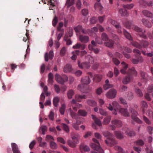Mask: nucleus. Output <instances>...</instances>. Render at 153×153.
<instances>
[{
    "label": "nucleus",
    "instance_id": "6e6552de",
    "mask_svg": "<svg viewBox=\"0 0 153 153\" xmlns=\"http://www.w3.org/2000/svg\"><path fill=\"white\" fill-rule=\"evenodd\" d=\"M79 40L81 42L84 43H87L89 40L88 36L83 35H80L79 36Z\"/></svg>",
    "mask_w": 153,
    "mask_h": 153
},
{
    "label": "nucleus",
    "instance_id": "de8ad7c7",
    "mask_svg": "<svg viewBox=\"0 0 153 153\" xmlns=\"http://www.w3.org/2000/svg\"><path fill=\"white\" fill-rule=\"evenodd\" d=\"M67 48L65 47H63L61 50L60 54L61 55L63 56L65 54Z\"/></svg>",
    "mask_w": 153,
    "mask_h": 153
},
{
    "label": "nucleus",
    "instance_id": "cd10ccee",
    "mask_svg": "<svg viewBox=\"0 0 153 153\" xmlns=\"http://www.w3.org/2000/svg\"><path fill=\"white\" fill-rule=\"evenodd\" d=\"M87 102L89 105L94 106L97 105L96 102L94 100H88L87 101Z\"/></svg>",
    "mask_w": 153,
    "mask_h": 153
},
{
    "label": "nucleus",
    "instance_id": "c9c22d12",
    "mask_svg": "<svg viewBox=\"0 0 153 153\" xmlns=\"http://www.w3.org/2000/svg\"><path fill=\"white\" fill-rule=\"evenodd\" d=\"M66 107V105L65 104H62L61 107L60 108L59 111L60 113L62 114H64Z\"/></svg>",
    "mask_w": 153,
    "mask_h": 153
},
{
    "label": "nucleus",
    "instance_id": "603ef678",
    "mask_svg": "<svg viewBox=\"0 0 153 153\" xmlns=\"http://www.w3.org/2000/svg\"><path fill=\"white\" fill-rule=\"evenodd\" d=\"M114 149L118 151L121 152H123V150L122 148L118 146H115L114 147Z\"/></svg>",
    "mask_w": 153,
    "mask_h": 153
},
{
    "label": "nucleus",
    "instance_id": "4d7b16f0",
    "mask_svg": "<svg viewBox=\"0 0 153 153\" xmlns=\"http://www.w3.org/2000/svg\"><path fill=\"white\" fill-rule=\"evenodd\" d=\"M113 61L115 65H117L120 63V61L117 59L116 58L113 59Z\"/></svg>",
    "mask_w": 153,
    "mask_h": 153
},
{
    "label": "nucleus",
    "instance_id": "a878e982",
    "mask_svg": "<svg viewBox=\"0 0 153 153\" xmlns=\"http://www.w3.org/2000/svg\"><path fill=\"white\" fill-rule=\"evenodd\" d=\"M78 114L81 116L85 117L87 114V112L85 110H79L78 111Z\"/></svg>",
    "mask_w": 153,
    "mask_h": 153
},
{
    "label": "nucleus",
    "instance_id": "b1692460",
    "mask_svg": "<svg viewBox=\"0 0 153 153\" xmlns=\"http://www.w3.org/2000/svg\"><path fill=\"white\" fill-rule=\"evenodd\" d=\"M59 101V98L57 97H55L53 99V103L55 107H57L58 105V103Z\"/></svg>",
    "mask_w": 153,
    "mask_h": 153
},
{
    "label": "nucleus",
    "instance_id": "473e14b6",
    "mask_svg": "<svg viewBox=\"0 0 153 153\" xmlns=\"http://www.w3.org/2000/svg\"><path fill=\"white\" fill-rule=\"evenodd\" d=\"M68 111L69 112L71 117L73 118H75L76 117V114L74 113L72 110L71 108H69Z\"/></svg>",
    "mask_w": 153,
    "mask_h": 153
},
{
    "label": "nucleus",
    "instance_id": "a18cd8bd",
    "mask_svg": "<svg viewBox=\"0 0 153 153\" xmlns=\"http://www.w3.org/2000/svg\"><path fill=\"white\" fill-rule=\"evenodd\" d=\"M146 114L150 117L153 118V111H152L148 110L146 112Z\"/></svg>",
    "mask_w": 153,
    "mask_h": 153
},
{
    "label": "nucleus",
    "instance_id": "ddd939ff",
    "mask_svg": "<svg viewBox=\"0 0 153 153\" xmlns=\"http://www.w3.org/2000/svg\"><path fill=\"white\" fill-rule=\"evenodd\" d=\"M72 70L71 66L69 64H67L64 67L63 69L64 71L66 73L71 72Z\"/></svg>",
    "mask_w": 153,
    "mask_h": 153
},
{
    "label": "nucleus",
    "instance_id": "f3484780",
    "mask_svg": "<svg viewBox=\"0 0 153 153\" xmlns=\"http://www.w3.org/2000/svg\"><path fill=\"white\" fill-rule=\"evenodd\" d=\"M111 123L113 124L118 127H121L122 125V122L119 120H114L112 121Z\"/></svg>",
    "mask_w": 153,
    "mask_h": 153
},
{
    "label": "nucleus",
    "instance_id": "1a4fd4ad",
    "mask_svg": "<svg viewBox=\"0 0 153 153\" xmlns=\"http://www.w3.org/2000/svg\"><path fill=\"white\" fill-rule=\"evenodd\" d=\"M67 143L69 146L72 148H75L76 144L79 143V140H77L76 141H72L70 140H68Z\"/></svg>",
    "mask_w": 153,
    "mask_h": 153
},
{
    "label": "nucleus",
    "instance_id": "a19ab883",
    "mask_svg": "<svg viewBox=\"0 0 153 153\" xmlns=\"http://www.w3.org/2000/svg\"><path fill=\"white\" fill-rule=\"evenodd\" d=\"M40 129L42 131V133L43 134H45V132L47 130V128L46 126L42 125L40 127Z\"/></svg>",
    "mask_w": 153,
    "mask_h": 153
},
{
    "label": "nucleus",
    "instance_id": "f03ea898",
    "mask_svg": "<svg viewBox=\"0 0 153 153\" xmlns=\"http://www.w3.org/2000/svg\"><path fill=\"white\" fill-rule=\"evenodd\" d=\"M92 140L95 143H91L90 146L93 149L96 150L100 153H104V151L100 147V144L98 141L95 138H93Z\"/></svg>",
    "mask_w": 153,
    "mask_h": 153
},
{
    "label": "nucleus",
    "instance_id": "2f4dec72",
    "mask_svg": "<svg viewBox=\"0 0 153 153\" xmlns=\"http://www.w3.org/2000/svg\"><path fill=\"white\" fill-rule=\"evenodd\" d=\"M124 35H125L126 38L129 40H131L132 38L130 34L129 33L126 31L124 30L123 32Z\"/></svg>",
    "mask_w": 153,
    "mask_h": 153
},
{
    "label": "nucleus",
    "instance_id": "774afa93",
    "mask_svg": "<svg viewBox=\"0 0 153 153\" xmlns=\"http://www.w3.org/2000/svg\"><path fill=\"white\" fill-rule=\"evenodd\" d=\"M97 22L96 17H93L90 20V22L91 24L95 23Z\"/></svg>",
    "mask_w": 153,
    "mask_h": 153
},
{
    "label": "nucleus",
    "instance_id": "e2e57ef3",
    "mask_svg": "<svg viewBox=\"0 0 153 153\" xmlns=\"http://www.w3.org/2000/svg\"><path fill=\"white\" fill-rule=\"evenodd\" d=\"M76 6L77 7L80 9L81 7V3L80 0H78L76 4Z\"/></svg>",
    "mask_w": 153,
    "mask_h": 153
},
{
    "label": "nucleus",
    "instance_id": "423d86ee",
    "mask_svg": "<svg viewBox=\"0 0 153 153\" xmlns=\"http://www.w3.org/2000/svg\"><path fill=\"white\" fill-rule=\"evenodd\" d=\"M131 112L132 113L131 117L132 119L137 122L139 123H142V121L139 119L137 117V113L136 111L133 109H132L131 110Z\"/></svg>",
    "mask_w": 153,
    "mask_h": 153
},
{
    "label": "nucleus",
    "instance_id": "393cba45",
    "mask_svg": "<svg viewBox=\"0 0 153 153\" xmlns=\"http://www.w3.org/2000/svg\"><path fill=\"white\" fill-rule=\"evenodd\" d=\"M123 24L126 28H130L132 25V22L126 20L125 22L123 21Z\"/></svg>",
    "mask_w": 153,
    "mask_h": 153
},
{
    "label": "nucleus",
    "instance_id": "69168bd1",
    "mask_svg": "<svg viewBox=\"0 0 153 153\" xmlns=\"http://www.w3.org/2000/svg\"><path fill=\"white\" fill-rule=\"evenodd\" d=\"M136 93L139 96L142 97L143 96V94L142 93L141 91L139 89H137L136 90Z\"/></svg>",
    "mask_w": 153,
    "mask_h": 153
},
{
    "label": "nucleus",
    "instance_id": "bf43d9fd",
    "mask_svg": "<svg viewBox=\"0 0 153 153\" xmlns=\"http://www.w3.org/2000/svg\"><path fill=\"white\" fill-rule=\"evenodd\" d=\"M36 143L34 140H33L30 143L29 145V147L30 149L33 148L34 146L35 145Z\"/></svg>",
    "mask_w": 153,
    "mask_h": 153
},
{
    "label": "nucleus",
    "instance_id": "3c124183",
    "mask_svg": "<svg viewBox=\"0 0 153 153\" xmlns=\"http://www.w3.org/2000/svg\"><path fill=\"white\" fill-rule=\"evenodd\" d=\"M105 18V16L104 15L102 16H100L98 17L99 22L100 23H102L103 22Z\"/></svg>",
    "mask_w": 153,
    "mask_h": 153
},
{
    "label": "nucleus",
    "instance_id": "72a5a7b5",
    "mask_svg": "<svg viewBox=\"0 0 153 153\" xmlns=\"http://www.w3.org/2000/svg\"><path fill=\"white\" fill-rule=\"evenodd\" d=\"M115 134L116 137L119 139H122L123 138L124 136L119 131H115Z\"/></svg>",
    "mask_w": 153,
    "mask_h": 153
},
{
    "label": "nucleus",
    "instance_id": "9b49d317",
    "mask_svg": "<svg viewBox=\"0 0 153 153\" xmlns=\"http://www.w3.org/2000/svg\"><path fill=\"white\" fill-rule=\"evenodd\" d=\"M119 112L123 115L125 117H128L129 116V114L128 112L127 109L124 108H120L119 110Z\"/></svg>",
    "mask_w": 153,
    "mask_h": 153
},
{
    "label": "nucleus",
    "instance_id": "338daca9",
    "mask_svg": "<svg viewBox=\"0 0 153 153\" xmlns=\"http://www.w3.org/2000/svg\"><path fill=\"white\" fill-rule=\"evenodd\" d=\"M53 117L54 112L52 111H51L49 115V117L51 120H53Z\"/></svg>",
    "mask_w": 153,
    "mask_h": 153
},
{
    "label": "nucleus",
    "instance_id": "20e7f679",
    "mask_svg": "<svg viewBox=\"0 0 153 153\" xmlns=\"http://www.w3.org/2000/svg\"><path fill=\"white\" fill-rule=\"evenodd\" d=\"M116 93L117 91L116 90L111 89L106 93V96L108 98L111 99L115 97Z\"/></svg>",
    "mask_w": 153,
    "mask_h": 153
},
{
    "label": "nucleus",
    "instance_id": "a211bd4d",
    "mask_svg": "<svg viewBox=\"0 0 153 153\" xmlns=\"http://www.w3.org/2000/svg\"><path fill=\"white\" fill-rule=\"evenodd\" d=\"M143 13L145 16L147 17L150 18H152L153 17L152 13L148 10H145L143 11Z\"/></svg>",
    "mask_w": 153,
    "mask_h": 153
},
{
    "label": "nucleus",
    "instance_id": "0e129e2a",
    "mask_svg": "<svg viewBox=\"0 0 153 153\" xmlns=\"http://www.w3.org/2000/svg\"><path fill=\"white\" fill-rule=\"evenodd\" d=\"M99 112L100 114L102 115L105 116L107 114L106 112L102 109H100Z\"/></svg>",
    "mask_w": 153,
    "mask_h": 153
},
{
    "label": "nucleus",
    "instance_id": "c03bdc74",
    "mask_svg": "<svg viewBox=\"0 0 153 153\" xmlns=\"http://www.w3.org/2000/svg\"><path fill=\"white\" fill-rule=\"evenodd\" d=\"M134 6V5L132 4H127L126 5H123V7L125 8H127L128 9H131Z\"/></svg>",
    "mask_w": 153,
    "mask_h": 153
},
{
    "label": "nucleus",
    "instance_id": "f257e3e1",
    "mask_svg": "<svg viewBox=\"0 0 153 153\" xmlns=\"http://www.w3.org/2000/svg\"><path fill=\"white\" fill-rule=\"evenodd\" d=\"M90 82V79L88 76H86L82 78L81 79V82L82 83L78 86V89L82 92L86 93L84 90L85 85L89 84Z\"/></svg>",
    "mask_w": 153,
    "mask_h": 153
},
{
    "label": "nucleus",
    "instance_id": "0eeeda50",
    "mask_svg": "<svg viewBox=\"0 0 153 153\" xmlns=\"http://www.w3.org/2000/svg\"><path fill=\"white\" fill-rule=\"evenodd\" d=\"M54 56L53 51H50L48 55V53L46 52L45 54V59L46 62H47L48 60V59H52Z\"/></svg>",
    "mask_w": 153,
    "mask_h": 153
},
{
    "label": "nucleus",
    "instance_id": "aec40b11",
    "mask_svg": "<svg viewBox=\"0 0 153 153\" xmlns=\"http://www.w3.org/2000/svg\"><path fill=\"white\" fill-rule=\"evenodd\" d=\"M130 43L132 45L135 47L140 49H141L142 48V46L136 42L131 41Z\"/></svg>",
    "mask_w": 153,
    "mask_h": 153
},
{
    "label": "nucleus",
    "instance_id": "79ce46f5",
    "mask_svg": "<svg viewBox=\"0 0 153 153\" xmlns=\"http://www.w3.org/2000/svg\"><path fill=\"white\" fill-rule=\"evenodd\" d=\"M141 44L142 47H143L144 48L148 46L149 44V42L146 41H142L141 42Z\"/></svg>",
    "mask_w": 153,
    "mask_h": 153
},
{
    "label": "nucleus",
    "instance_id": "5701e85b",
    "mask_svg": "<svg viewBox=\"0 0 153 153\" xmlns=\"http://www.w3.org/2000/svg\"><path fill=\"white\" fill-rule=\"evenodd\" d=\"M12 149L13 152L19 151L17 145L15 143H12L11 144Z\"/></svg>",
    "mask_w": 153,
    "mask_h": 153
},
{
    "label": "nucleus",
    "instance_id": "4be33fe9",
    "mask_svg": "<svg viewBox=\"0 0 153 153\" xmlns=\"http://www.w3.org/2000/svg\"><path fill=\"white\" fill-rule=\"evenodd\" d=\"M147 107L148 105L146 102L143 101L141 102V107L143 113H144L145 110L147 108Z\"/></svg>",
    "mask_w": 153,
    "mask_h": 153
},
{
    "label": "nucleus",
    "instance_id": "7ed1b4c3",
    "mask_svg": "<svg viewBox=\"0 0 153 153\" xmlns=\"http://www.w3.org/2000/svg\"><path fill=\"white\" fill-rule=\"evenodd\" d=\"M94 62V59L92 57H90L88 62H85L81 63L79 61H78V66L80 68H86L89 69L91 66V65Z\"/></svg>",
    "mask_w": 153,
    "mask_h": 153
},
{
    "label": "nucleus",
    "instance_id": "ea45409f",
    "mask_svg": "<svg viewBox=\"0 0 153 153\" xmlns=\"http://www.w3.org/2000/svg\"><path fill=\"white\" fill-rule=\"evenodd\" d=\"M74 0H71V1H70V0H67L66 2V4L67 5V7H69L71 6L74 4Z\"/></svg>",
    "mask_w": 153,
    "mask_h": 153
},
{
    "label": "nucleus",
    "instance_id": "49530a36",
    "mask_svg": "<svg viewBox=\"0 0 153 153\" xmlns=\"http://www.w3.org/2000/svg\"><path fill=\"white\" fill-rule=\"evenodd\" d=\"M63 26V23L62 22H60L59 24V26L57 27V30L58 31H62L63 32H64V29H61V27Z\"/></svg>",
    "mask_w": 153,
    "mask_h": 153
},
{
    "label": "nucleus",
    "instance_id": "412c9836",
    "mask_svg": "<svg viewBox=\"0 0 153 153\" xmlns=\"http://www.w3.org/2000/svg\"><path fill=\"white\" fill-rule=\"evenodd\" d=\"M74 94V91L72 89L69 90L67 93V95L68 98L69 99H71L72 98V96Z\"/></svg>",
    "mask_w": 153,
    "mask_h": 153
},
{
    "label": "nucleus",
    "instance_id": "7c9ffc66",
    "mask_svg": "<svg viewBox=\"0 0 153 153\" xmlns=\"http://www.w3.org/2000/svg\"><path fill=\"white\" fill-rule=\"evenodd\" d=\"M142 22L144 25L148 27H151L152 25L147 20L145 19H143L142 20Z\"/></svg>",
    "mask_w": 153,
    "mask_h": 153
},
{
    "label": "nucleus",
    "instance_id": "c756f323",
    "mask_svg": "<svg viewBox=\"0 0 153 153\" xmlns=\"http://www.w3.org/2000/svg\"><path fill=\"white\" fill-rule=\"evenodd\" d=\"M128 72L129 74H132L135 76H137V72L135 70L134 68L133 67L129 69L128 70Z\"/></svg>",
    "mask_w": 153,
    "mask_h": 153
},
{
    "label": "nucleus",
    "instance_id": "6ab92c4d",
    "mask_svg": "<svg viewBox=\"0 0 153 153\" xmlns=\"http://www.w3.org/2000/svg\"><path fill=\"white\" fill-rule=\"evenodd\" d=\"M132 78L130 76H127L124 77L123 80V82L124 84H127L129 83L132 80Z\"/></svg>",
    "mask_w": 153,
    "mask_h": 153
},
{
    "label": "nucleus",
    "instance_id": "5fc2aeb1",
    "mask_svg": "<svg viewBox=\"0 0 153 153\" xmlns=\"http://www.w3.org/2000/svg\"><path fill=\"white\" fill-rule=\"evenodd\" d=\"M121 64L123 68L127 69L128 67V64L126 63L124 61L122 62L121 63Z\"/></svg>",
    "mask_w": 153,
    "mask_h": 153
},
{
    "label": "nucleus",
    "instance_id": "864d4df0",
    "mask_svg": "<svg viewBox=\"0 0 153 153\" xmlns=\"http://www.w3.org/2000/svg\"><path fill=\"white\" fill-rule=\"evenodd\" d=\"M103 135L105 137H112V136H113L111 133H110L108 131H105L103 132Z\"/></svg>",
    "mask_w": 153,
    "mask_h": 153
},
{
    "label": "nucleus",
    "instance_id": "09e8293b",
    "mask_svg": "<svg viewBox=\"0 0 153 153\" xmlns=\"http://www.w3.org/2000/svg\"><path fill=\"white\" fill-rule=\"evenodd\" d=\"M102 39L104 41H106L108 39V36L105 33H102Z\"/></svg>",
    "mask_w": 153,
    "mask_h": 153
},
{
    "label": "nucleus",
    "instance_id": "8fccbe9b",
    "mask_svg": "<svg viewBox=\"0 0 153 153\" xmlns=\"http://www.w3.org/2000/svg\"><path fill=\"white\" fill-rule=\"evenodd\" d=\"M82 27L81 25H78L74 27V30L76 32H79L81 31Z\"/></svg>",
    "mask_w": 153,
    "mask_h": 153
},
{
    "label": "nucleus",
    "instance_id": "680f3d73",
    "mask_svg": "<svg viewBox=\"0 0 153 153\" xmlns=\"http://www.w3.org/2000/svg\"><path fill=\"white\" fill-rule=\"evenodd\" d=\"M82 15L84 16H86L88 14V11L86 9H83L82 11Z\"/></svg>",
    "mask_w": 153,
    "mask_h": 153
},
{
    "label": "nucleus",
    "instance_id": "6e6d98bb",
    "mask_svg": "<svg viewBox=\"0 0 153 153\" xmlns=\"http://www.w3.org/2000/svg\"><path fill=\"white\" fill-rule=\"evenodd\" d=\"M48 2V4H49L50 6L53 7L54 6V0H46Z\"/></svg>",
    "mask_w": 153,
    "mask_h": 153
},
{
    "label": "nucleus",
    "instance_id": "37998d69",
    "mask_svg": "<svg viewBox=\"0 0 153 153\" xmlns=\"http://www.w3.org/2000/svg\"><path fill=\"white\" fill-rule=\"evenodd\" d=\"M57 141L63 144H65L66 143V141L62 137H59L57 138Z\"/></svg>",
    "mask_w": 153,
    "mask_h": 153
},
{
    "label": "nucleus",
    "instance_id": "bb28decb",
    "mask_svg": "<svg viewBox=\"0 0 153 153\" xmlns=\"http://www.w3.org/2000/svg\"><path fill=\"white\" fill-rule=\"evenodd\" d=\"M114 44V43L113 41L110 40L108 42H105V45L108 47L111 48L113 46Z\"/></svg>",
    "mask_w": 153,
    "mask_h": 153
},
{
    "label": "nucleus",
    "instance_id": "58836bf2",
    "mask_svg": "<svg viewBox=\"0 0 153 153\" xmlns=\"http://www.w3.org/2000/svg\"><path fill=\"white\" fill-rule=\"evenodd\" d=\"M62 124L63 125V127L64 131L67 133L69 132V129L68 126L64 123H62Z\"/></svg>",
    "mask_w": 153,
    "mask_h": 153
},
{
    "label": "nucleus",
    "instance_id": "dca6fc26",
    "mask_svg": "<svg viewBox=\"0 0 153 153\" xmlns=\"http://www.w3.org/2000/svg\"><path fill=\"white\" fill-rule=\"evenodd\" d=\"M79 148L80 151L82 152L83 150L85 152L89 151L90 150L89 147L87 146H84L83 144H82L80 145Z\"/></svg>",
    "mask_w": 153,
    "mask_h": 153
},
{
    "label": "nucleus",
    "instance_id": "4c0bfd02",
    "mask_svg": "<svg viewBox=\"0 0 153 153\" xmlns=\"http://www.w3.org/2000/svg\"><path fill=\"white\" fill-rule=\"evenodd\" d=\"M58 22V18L55 16L54 17L52 21V24L53 27L56 26Z\"/></svg>",
    "mask_w": 153,
    "mask_h": 153
},
{
    "label": "nucleus",
    "instance_id": "f704fd0d",
    "mask_svg": "<svg viewBox=\"0 0 153 153\" xmlns=\"http://www.w3.org/2000/svg\"><path fill=\"white\" fill-rule=\"evenodd\" d=\"M111 120L110 116H108L104 118L103 123L104 124H108L110 122Z\"/></svg>",
    "mask_w": 153,
    "mask_h": 153
},
{
    "label": "nucleus",
    "instance_id": "052dcab7",
    "mask_svg": "<svg viewBox=\"0 0 153 153\" xmlns=\"http://www.w3.org/2000/svg\"><path fill=\"white\" fill-rule=\"evenodd\" d=\"M45 70V65L44 64H43L40 66V72L42 74Z\"/></svg>",
    "mask_w": 153,
    "mask_h": 153
},
{
    "label": "nucleus",
    "instance_id": "c85d7f7f",
    "mask_svg": "<svg viewBox=\"0 0 153 153\" xmlns=\"http://www.w3.org/2000/svg\"><path fill=\"white\" fill-rule=\"evenodd\" d=\"M50 146L52 149H56L58 148V146L57 144L53 141L50 142Z\"/></svg>",
    "mask_w": 153,
    "mask_h": 153
},
{
    "label": "nucleus",
    "instance_id": "9d476101",
    "mask_svg": "<svg viewBox=\"0 0 153 153\" xmlns=\"http://www.w3.org/2000/svg\"><path fill=\"white\" fill-rule=\"evenodd\" d=\"M56 80L59 83L63 84L64 83V80L63 78L58 74H56L55 76Z\"/></svg>",
    "mask_w": 153,
    "mask_h": 153
},
{
    "label": "nucleus",
    "instance_id": "f8f14e48",
    "mask_svg": "<svg viewBox=\"0 0 153 153\" xmlns=\"http://www.w3.org/2000/svg\"><path fill=\"white\" fill-rule=\"evenodd\" d=\"M94 7L96 10H99L100 13L101 14L102 13V10L103 9V7L100 3H95L94 6Z\"/></svg>",
    "mask_w": 153,
    "mask_h": 153
},
{
    "label": "nucleus",
    "instance_id": "e433bc0d",
    "mask_svg": "<svg viewBox=\"0 0 153 153\" xmlns=\"http://www.w3.org/2000/svg\"><path fill=\"white\" fill-rule=\"evenodd\" d=\"M119 12L121 14V15L123 16H127L128 15V12L125 10H123L122 9H120L119 10Z\"/></svg>",
    "mask_w": 153,
    "mask_h": 153
},
{
    "label": "nucleus",
    "instance_id": "4468645a",
    "mask_svg": "<svg viewBox=\"0 0 153 153\" xmlns=\"http://www.w3.org/2000/svg\"><path fill=\"white\" fill-rule=\"evenodd\" d=\"M75 98L77 101L78 102H81V101L80 100L81 99H85L87 98L86 96L85 95H80L76 94L75 96Z\"/></svg>",
    "mask_w": 153,
    "mask_h": 153
},
{
    "label": "nucleus",
    "instance_id": "39448f33",
    "mask_svg": "<svg viewBox=\"0 0 153 153\" xmlns=\"http://www.w3.org/2000/svg\"><path fill=\"white\" fill-rule=\"evenodd\" d=\"M113 137V135L112 136V137H108L105 140L106 143L109 146H112L113 145L117 144V142L115 141Z\"/></svg>",
    "mask_w": 153,
    "mask_h": 153
},
{
    "label": "nucleus",
    "instance_id": "2eb2a0df",
    "mask_svg": "<svg viewBox=\"0 0 153 153\" xmlns=\"http://www.w3.org/2000/svg\"><path fill=\"white\" fill-rule=\"evenodd\" d=\"M105 84L103 86L104 89L105 90H107L108 89L113 87V85L109 84V81L108 79H106L105 80Z\"/></svg>",
    "mask_w": 153,
    "mask_h": 153
},
{
    "label": "nucleus",
    "instance_id": "13d9d810",
    "mask_svg": "<svg viewBox=\"0 0 153 153\" xmlns=\"http://www.w3.org/2000/svg\"><path fill=\"white\" fill-rule=\"evenodd\" d=\"M102 78L101 75H97L95 77V79L97 82L100 81Z\"/></svg>",
    "mask_w": 153,
    "mask_h": 153
}]
</instances>
